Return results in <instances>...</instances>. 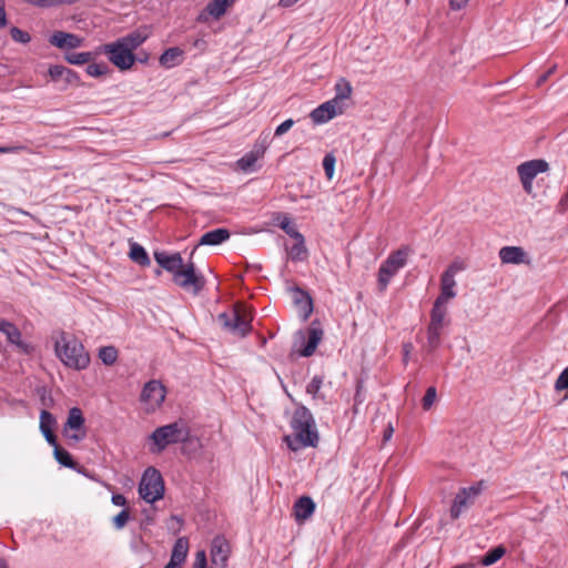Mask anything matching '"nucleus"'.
<instances>
[{
    "label": "nucleus",
    "instance_id": "864d4df0",
    "mask_svg": "<svg viewBox=\"0 0 568 568\" xmlns=\"http://www.w3.org/2000/svg\"><path fill=\"white\" fill-rule=\"evenodd\" d=\"M111 501L114 506L123 507L126 505V498L122 494L112 495Z\"/></svg>",
    "mask_w": 568,
    "mask_h": 568
},
{
    "label": "nucleus",
    "instance_id": "c756f323",
    "mask_svg": "<svg viewBox=\"0 0 568 568\" xmlns=\"http://www.w3.org/2000/svg\"><path fill=\"white\" fill-rule=\"evenodd\" d=\"M410 254L412 248L409 246H403L402 248L393 253V273L406 265Z\"/></svg>",
    "mask_w": 568,
    "mask_h": 568
},
{
    "label": "nucleus",
    "instance_id": "a18cd8bd",
    "mask_svg": "<svg viewBox=\"0 0 568 568\" xmlns=\"http://www.w3.org/2000/svg\"><path fill=\"white\" fill-rule=\"evenodd\" d=\"M322 384H323V377L322 376H314L312 378V381L308 383L307 387H306V392L312 395L313 397H316L321 387H322Z\"/></svg>",
    "mask_w": 568,
    "mask_h": 568
},
{
    "label": "nucleus",
    "instance_id": "4be33fe9",
    "mask_svg": "<svg viewBox=\"0 0 568 568\" xmlns=\"http://www.w3.org/2000/svg\"><path fill=\"white\" fill-rule=\"evenodd\" d=\"M264 152L265 148L263 146L253 149L240 160H237V168L246 173L255 171L256 162L264 155Z\"/></svg>",
    "mask_w": 568,
    "mask_h": 568
},
{
    "label": "nucleus",
    "instance_id": "680f3d73",
    "mask_svg": "<svg viewBox=\"0 0 568 568\" xmlns=\"http://www.w3.org/2000/svg\"><path fill=\"white\" fill-rule=\"evenodd\" d=\"M102 362L106 366H112L115 364L118 357H101Z\"/></svg>",
    "mask_w": 568,
    "mask_h": 568
},
{
    "label": "nucleus",
    "instance_id": "dca6fc26",
    "mask_svg": "<svg viewBox=\"0 0 568 568\" xmlns=\"http://www.w3.org/2000/svg\"><path fill=\"white\" fill-rule=\"evenodd\" d=\"M231 552L229 541L223 536H216L212 540L211 546V560L214 565L226 567V562Z\"/></svg>",
    "mask_w": 568,
    "mask_h": 568
},
{
    "label": "nucleus",
    "instance_id": "e433bc0d",
    "mask_svg": "<svg viewBox=\"0 0 568 568\" xmlns=\"http://www.w3.org/2000/svg\"><path fill=\"white\" fill-rule=\"evenodd\" d=\"M295 292L301 295V298H296V303L301 305V310L304 312V317L306 318L313 311L312 298L300 288H296Z\"/></svg>",
    "mask_w": 568,
    "mask_h": 568
},
{
    "label": "nucleus",
    "instance_id": "f3484780",
    "mask_svg": "<svg viewBox=\"0 0 568 568\" xmlns=\"http://www.w3.org/2000/svg\"><path fill=\"white\" fill-rule=\"evenodd\" d=\"M151 36V30L146 26H142L134 31L128 33L126 36L118 39L125 48H128L132 53L135 49H138L149 37Z\"/></svg>",
    "mask_w": 568,
    "mask_h": 568
},
{
    "label": "nucleus",
    "instance_id": "412c9836",
    "mask_svg": "<svg viewBox=\"0 0 568 568\" xmlns=\"http://www.w3.org/2000/svg\"><path fill=\"white\" fill-rule=\"evenodd\" d=\"M499 258L504 264H521L526 262V252L519 246H504L499 250Z\"/></svg>",
    "mask_w": 568,
    "mask_h": 568
},
{
    "label": "nucleus",
    "instance_id": "6e6552de",
    "mask_svg": "<svg viewBox=\"0 0 568 568\" xmlns=\"http://www.w3.org/2000/svg\"><path fill=\"white\" fill-rule=\"evenodd\" d=\"M101 51L114 67L122 71L131 69L135 62L134 53L118 40L102 45Z\"/></svg>",
    "mask_w": 568,
    "mask_h": 568
},
{
    "label": "nucleus",
    "instance_id": "5701e85b",
    "mask_svg": "<svg viewBox=\"0 0 568 568\" xmlns=\"http://www.w3.org/2000/svg\"><path fill=\"white\" fill-rule=\"evenodd\" d=\"M230 231L226 229H215L204 233L197 243V245H220L230 239Z\"/></svg>",
    "mask_w": 568,
    "mask_h": 568
},
{
    "label": "nucleus",
    "instance_id": "f257e3e1",
    "mask_svg": "<svg viewBox=\"0 0 568 568\" xmlns=\"http://www.w3.org/2000/svg\"><path fill=\"white\" fill-rule=\"evenodd\" d=\"M291 427L294 430V438L285 436L290 449L296 452L302 447H315L318 443V434L312 413L305 407L300 406L295 409Z\"/></svg>",
    "mask_w": 568,
    "mask_h": 568
},
{
    "label": "nucleus",
    "instance_id": "aec40b11",
    "mask_svg": "<svg viewBox=\"0 0 568 568\" xmlns=\"http://www.w3.org/2000/svg\"><path fill=\"white\" fill-rule=\"evenodd\" d=\"M293 509L296 521H304L313 515L315 503L311 497L302 496L295 501Z\"/></svg>",
    "mask_w": 568,
    "mask_h": 568
},
{
    "label": "nucleus",
    "instance_id": "a211bd4d",
    "mask_svg": "<svg viewBox=\"0 0 568 568\" xmlns=\"http://www.w3.org/2000/svg\"><path fill=\"white\" fill-rule=\"evenodd\" d=\"M154 260L165 271L173 274L183 266V260L180 253L169 254L166 252H154Z\"/></svg>",
    "mask_w": 568,
    "mask_h": 568
},
{
    "label": "nucleus",
    "instance_id": "4468645a",
    "mask_svg": "<svg viewBox=\"0 0 568 568\" xmlns=\"http://www.w3.org/2000/svg\"><path fill=\"white\" fill-rule=\"evenodd\" d=\"M344 105H338L336 100H328L311 112V119L316 124H323L332 120L334 116L342 114Z\"/></svg>",
    "mask_w": 568,
    "mask_h": 568
},
{
    "label": "nucleus",
    "instance_id": "20e7f679",
    "mask_svg": "<svg viewBox=\"0 0 568 568\" xmlns=\"http://www.w3.org/2000/svg\"><path fill=\"white\" fill-rule=\"evenodd\" d=\"M139 494L141 498L149 504L163 498L164 481L159 470L149 467L144 471L139 485Z\"/></svg>",
    "mask_w": 568,
    "mask_h": 568
},
{
    "label": "nucleus",
    "instance_id": "c03bdc74",
    "mask_svg": "<svg viewBox=\"0 0 568 568\" xmlns=\"http://www.w3.org/2000/svg\"><path fill=\"white\" fill-rule=\"evenodd\" d=\"M335 162H336V159L332 153L326 154L323 159V168H324L327 179H329V180L334 175Z\"/></svg>",
    "mask_w": 568,
    "mask_h": 568
},
{
    "label": "nucleus",
    "instance_id": "9b49d317",
    "mask_svg": "<svg viewBox=\"0 0 568 568\" xmlns=\"http://www.w3.org/2000/svg\"><path fill=\"white\" fill-rule=\"evenodd\" d=\"M84 416L79 407H72L69 410L67 422L63 426V435L74 442H80L85 437Z\"/></svg>",
    "mask_w": 568,
    "mask_h": 568
},
{
    "label": "nucleus",
    "instance_id": "13d9d810",
    "mask_svg": "<svg viewBox=\"0 0 568 568\" xmlns=\"http://www.w3.org/2000/svg\"><path fill=\"white\" fill-rule=\"evenodd\" d=\"M41 404L43 407H50L53 403V399L50 395H47V390L43 389L42 394H41Z\"/></svg>",
    "mask_w": 568,
    "mask_h": 568
},
{
    "label": "nucleus",
    "instance_id": "423d86ee",
    "mask_svg": "<svg viewBox=\"0 0 568 568\" xmlns=\"http://www.w3.org/2000/svg\"><path fill=\"white\" fill-rule=\"evenodd\" d=\"M173 282L181 288L186 292H191L194 295H197L205 285L204 276L196 272L195 265L193 262H189L175 273L173 277Z\"/></svg>",
    "mask_w": 568,
    "mask_h": 568
},
{
    "label": "nucleus",
    "instance_id": "79ce46f5",
    "mask_svg": "<svg viewBox=\"0 0 568 568\" xmlns=\"http://www.w3.org/2000/svg\"><path fill=\"white\" fill-rule=\"evenodd\" d=\"M280 227L293 239L301 237V233L292 225V222L287 216H284L283 220L280 222Z\"/></svg>",
    "mask_w": 568,
    "mask_h": 568
},
{
    "label": "nucleus",
    "instance_id": "4d7b16f0",
    "mask_svg": "<svg viewBox=\"0 0 568 568\" xmlns=\"http://www.w3.org/2000/svg\"><path fill=\"white\" fill-rule=\"evenodd\" d=\"M7 26V13L4 10V2L0 0V28H4Z\"/></svg>",
    "mask_w": 568,
    "mask_h": 568
},
{
    "label": "nucleus",
    "instance_id": "774afa93",
    "mask_svg": "<svg viewBox=\"0 0 568 568\" xmlns=\"http://www.w3.org/2000/svg\"><path fill=\"white\" fill-rule=\"evenodd\" d=\"M164 568H180V567L169 561Z\"/></svg>",
    "mask_w": 568,
    "mask_h": 568
},
{
    "label": "nucleus",
    "instance_id": "58836bf2",
    "mask_svg": "<svg viewBox=\"0 0 568 568\" xmlns=\"http://www.w3.org/2000/svg\"><path fill=\"white\" fill-rule=\"evenodd\" d=\"M57 420L54 416L47 409H42L40 413V430L51 429L55 426Z\"/></svg>",
    "mask_w": 568,
    "mask_h": 568
},
{
    "label": "nucleus",
    "instance_id": "37998d69",
    "mask_svg": "<svg viewBox=\"0 0 568 568\" xmlns=\"http://www.w3.org/2000/svg\"><path fill=\"white\" fill-rule=\"evenodd\" d=\"M27 2L39 7H52L58 4H73L78 0H26Z\"/></svg>",
    "mask_w": 568,
    "mask_h": 568
},
{
    "label": "nucleus",
    "instance_id": "49530a36",
    "mask_svg": "<svg viewBox=\"0 0 568 568\" xmlns=\"http://www.w3.org/2000/svg\"><path fill=\"white\" fill-rule=\"evenodd\" d=\"M11 38L19 43H28L31 38L28 32L22 31L21 29L13 27L10 30Z\"/></svg>",
    "mask_w": 568,
    "mask_h": 568
},
{
    "label": "nucleus",
    "instance_id": "5fc2aeb1",
    "mask_svg": "<svg viewBox=\"0 0 568 568\" xmlns=\"http://www.w3.org/2000/svg\"><path fill=\"white\" fill-rule=\"evenodd\" d=\"M41 433L43 434L45 440L55 448V445H58V444H57V437L53 434V432L51 429H45L44 432H41Z\"/></svg>",
    "mask_w": 568,
    "mask_h": 568
},
{
    "label": "nucleus",
    "instance_id": "de8ad7c7",
    "mask_svg": "<svg viewBox=\"0 0 568 568\" xmlns=\"http://www.w3.org/2000/svg\"><path fill=\"white\" fill-rule=\"evenodd\" d=\"M49 74L53 80H57L64 74L71 75V74H73V72L63 65H52L49 69Z\"/></svg>",
    "mask_w": 568,
    "mask_h": 568
},
{
    "label": "nucleus",
    "instance_id": "6e6d98bb",
    "mask_svg": "<svg viewBox=\"0 0 568 568\" xmlns=\"http://www.w3.org/2000/svg\"><path fill=\"white\" fill-rule=\"evenodd\" d=\"M98 355L104 356V355H118V349H115L114 346H102L99 348Z\"/></svg>",
    "mask_w": 568,
    "mask_h": 568
},
{
    "label": "nucleus",
    "instance_id": "2f4dec72",
    "mask_svg": "<svg viewBox=\"0 0 568 568\" xmlns=\"http://www.w3.org/2000/svg\"><path fill=\"white\" fill-rule=\"evenodd\" d=\"M94 59L92 52H69L65 54V60L75 65H82L89 63Z\"/></svg>",
    "mask_w": 568,
    "mask_h": 568
},
{
    "label": "nucleus",
    "instance_id": "7ed1b4c3",
    "mask_svg": "<svg viewBox=\"0 0 568 568\" xmlns=\"http://www.w3.org/2000/svg\"><path fill=\"white\" fill-rule=\"evenodd\" d=\"M217 322L224 331L237 337L245 336L252 328L251 312L243 304H236L231 311L221 313Z\"/></svg>",
    "mask_w": 568,
    "mask_h": 568
},
{
    "label": "nucleus",
    "instance_id": "0e129e2a",
    "mask_svg": "<svg viewBox=\"0 0 568 568\" xmlns=\"http://www.w3.org/2000/svg\"><path fill=\"white\" fill-rule=\"evenodd\" d=\"M298 0H280V6L284 8H288L293 4H295Z\"/></svg>",
    "mask_w": 568,
    "mask_h": 568
},
{
    "label": "nucleus",
    "instance_id": "6ab92c4d",
    "mask_svg": "<svg viewBox=\"0 0 568 568\" xmlns=\"http://www.w3.org/2000/svg\"><path fill=\"white\" fill-rule=\"evenodd\" d=\"M49 42L59 49H75L82 45L83 39L73 33L55 31Z\"/></svg>",
    "mask_w": 568,
    "mask_h": 568
},
{
    "label": "nucleus",
    "instance_id": "bf43d9fd",
    "mask_svg": "<svg viewBox=\"0 0 568 568\" xmlns=\"http://www.w3.org/2000/svg\"><path fill=\"white\" fill-rule=\"evenodd\" d=\"M469 0H449L450 7L454 10H460L463 9Z\"/></svg>",
    "mask_w": 568,
    "mask_h": 568
},
{
    "label": "nucleus",
    "instance_id": "e2e57ef3",
    "mask_svg": "<svg viewBox=\"0 0 568 568\" xmlns=\"http://www.w3.org/2000/svg\"><path fill=\"white\" fill-rule=\"evenodd\" d=\"M552 71H554V70H552V69H550V70H548V72H546L545 74H542V75L538 79L537 84H538V85H541V84H542V83L548 79L549 74H551V73H552Z\"/></svg>",
    "mask_w": 568,
    "mask_h": 568
},
{
    "label": "nucleus",
    "instance_id": "393cba45",
    "mask_svg": "<svg viewBox=\"0 0 568 568\" xmlns=\"http://www.w3.org/2000/svg\"><path fill=\"white\" fill-rule=\"evenodd\" d=\"M187 552H189L187 538L186 537L178 538L173 546V549H172L170 562H172L181 568L182 564L186 559Z\"/></svg>",
    "mask_w": 568,
    "mask_h": 568
},
{
    "label": "nucleus",
    "instance_id": "7c9ffc66",
    "mask_svg": "<svg viewBox=\"0 0 568 568\" xmlns=\"http://www.w3.org/2000/svg\"><path fill=\"white\" fill-rule=\"evenodd\" d=\"M295 240L296 243L290 250V257L293 261H303L307 256V248L305 246L304 236L301 234V237Z\"/></svg>",
    "mask_w": 568,
    "mask_h": 568
},
{
    "label": "nucleus",
    "instance_id": "c9c22d12",
    "mask_svg": "<svg viewBox=\"0 0 568 568\" xmlns=\"http://www.w3.org/2000/svg\"><path fill=\"white\" fill-rule=\"evenodd\" d=\"M390 281V256H388L382 264L378 276V284L382 291L387 288Z\"/></svg>",
    "mask_w": 568,
    "mask_h": 568
},
{
    "label": "nucleus",
    "instance_id": "473e14b6",
    "mask_svg": "<svg viewBox=\"0 0 568 568\" xmlns=\"http://www.w3.org/2000/svg\"><path fill=\"white\" fill-rule=\"evenodd\" d=\"M63 365L75 371L84 369L90 364L91 357H60Z\"/></svg>",
    "mask_w": 568,
    "mask_h": 568
},
{
    "label": "nucleus",
    "instance_id": "b1692460",
    "mask_svg": "<svg viewBox=\"0 0 568 568\" xmlns=\"http://www.w3.org/2000/svg\"><path fill=\"white\" fill-rule=\"evenodd\" d=\"M455 286V277L443 273L440 276V294L436 301H439V303H448V301L454 298L457 294Z\"/></svg>",
    "mask_w": 568,
    "mask_h": 568
},
{
    "label": "nucleus",
    "instance_id": "2eb2a0df",
    "mask_svg": "<svg viewBox=\"0 0 568 568\" xmlns=\"http://www.w3.org/2000/svg\"><path fill=\"white\" fill-rule=\"evenodd\" d=\"M165 399V388L158 381H150L143 387L141 400L150 405L151 408L159 407Z\"/></svg>",
    "mask_w": 568,
    "mask_h": 568
},
{
    "label": "nucleus",
    "instance_id": "c85d7f7f",
    "mask_svg": "<svg viewBox=\"0 0 568 568\" xmlns=\"http://www.w3.org/2000/svg\"><path fill=\"white\" fill-rule=\"evenodd\" d=\"M129 256L139 265L146 266L150 264V257L146 251L138 243H131Z\"/></svg>",
    "mask_w": 568,
    "mask_h": 568
},
{
    "label": "nucleus",
    "instance_id": "4c0bfd02",
    "mask_svg": "<svg viewBox=\"0 0 568 568\" xmlns=\"http://www.w3.org/2000/svg\"><path fill=\"white\" fill-rule=\"evenodd\" d=\"M85 71L92 78H100L108 74L110 69L105 63H90Z\"/></svg>",
    "mask_w": 568,
    "mask_h": 568
},
{
    "label": "nucleus",
    "instance_id": "0eeeda50",
    "mask_svg": "<svg viewBox=\"0 0 568 568\" xmlns=\"http://www.w3.org/2000/svg\"><path fill=\"white\" fill-rule=\"evenodd\" d=\"M324 331L318 322H312L306 331L295 333L294 345L298 348V355H313L323 339Z\"/></svg>",
    "mask_w": 568,
    "mask_h": 568
},
{
    "label": "nucleus",
    "instance_id": "bb28decb",
    "mask_svg": "<svg viewBox=\"0 0 568 568\" xmlns=\"http://www.w3.org/2000/svg\"><path fill=\"white\" fill-rule=\"evenodd\" d=\"M234 2L235 0H213L207 4L206 12L214 19H220Z\"/></svg>",
    "mask_w": 568,
    "mask_h": 568
},
{
    "label": "nucleus",
    "instance_id": "603ef678",
    "mask_svg": "<svg viewBox=\"0 0 568 568\" xmlns=\"http://www.w3.org/2000/svg\"><path fill=\"white\" fill-rule=\"evenodd\" d=\"M294 125V121L292 119H287L285 120L283 123H281L276 129H275V136H281L283 134H285L288 130H291V128Z\"/></svg>",
    "mask_w": 568,
    "mask_h": 568
},
{
    "label": "nucleus",
    "instance_id": "f03ea898",
    "mask_svg": "<svg viewBox=\"0 0 568 568\" xmlns=\"http://www.w3.org/2000/svg\"><path fill=\"white\" fill-rule=\"evenodd\" d=\"M190 438V429L182 422H174L161 427H158L151 435L155 448L151 449L153 453L163 452L169 445L185 443Z\"/></svg>",
    "mask_w": 568,
    "mask_h": 568
},
{
    "label": "nucleus",
    "instance_id": "ea45409f",
    "mask_svg": "<svg viewBox=\"0 0 568 568\" xmlns=\"http://www.w3.org/2000/svg\"><path fill=\"white\" fill-rule=\"evenodd\" d=\"M437 398V392L434 386H430L427 388L423 399H422V407L424 410H429L433 405L435 404Z\"/></svg>",
    "mask_w": 568,
    "mask_h": 568
},
{
    "label": "nucleus",
    "instance_id": "72a5a7b5",
    "mask_svg": "<svg viewBox=\"0 0 568 568\" xmlns=\"http://www.w3.org/2000/svg\"><path fill=\"white\" fill-rule=\"evenodd\" d=\"M53 454L57 462L62 466L68 468L75 467V463L73 462L72 456L64 448L60 447L59 445H55Z\"/></svg>",
    "mask_w": 568,
    "mask_h": 568
},
{
    "label": "nucleus",
    "instance_id": "052dcab7",
    "mask_svg": "<svg viewBox=\"0 0 568 568\" xmlns=\"http://www.w3.org/2000/svg\"><path fill=\"white\" fill-rule=\"evenodd\" d=\"M22 149V146H0V153H12Z\"/></svg>",
    "mask_w": 568,
    "mask_h": 568
},
{
    "label": "nucleus",
    "instance_id": "9d476101",
    "mask_svg": "<svg viewBox=\"0 0 568 568\" xmlns=\"http://www.w3.org/2000/svg\"><path fill=\"white\" fill-rule=\"evenodd\" d=\"M548 170V163L545 160H531L521 163L517 168L520 182L524 190L530 194L532 192V181L539 174Z\"/></svg>",
    "mask_w": 568,
    "mask_h": 568
},
{
    "label": "nucleus",
    "instance_id": "f8f14e48",
    "mask_svg": "<svg viewBox=\"0 0 568 568\" xmlns=\"http://www.w3.org/2000/svg\"><path fill=\"white\" fill-rule=\"evenodd\" d=\"M447 303H439V301H435L432 312H430V323L428 326V335L430 344L436 343L439 338V335L445 326V318L447 315Z\"/></svg>",
    "mask_w": 568,
    "mask_h": 568
},
{
    "label": "nucleus",
    "instance_id": "39448f33",
    "mask_svg": "<svg viewBox=\"0 0 568 568\" xmlns=\"http://www.w3.org/2000/svg\"><path fill=\"white\" fill-rule=\"evenodd\" d=\"M486 485L484 480L477 481L468 487H463L456 494L450 507V517L457 519L460 515L471 507L476 499L481 495Z\"/></svg>",
    "mask_w": 568,
    "mask_h": 568
},
{
    "label": "nucleus",
    "instance_id": "8fccbe9b",
    "mask_svg": "<svg viewBox=\"0 0 568 568\" xmlns=\"http://www.w3.org/2000/svg\"><path fill=\"white\" fill-rule=\"evenodd\" d=\"M555 388L557 390L568 389V367L565 368L557 378Z\"/></svg>",
    "mask_w": 568,
    "mask_h": 568
},
{
    "label": "nucleus",
    "instance_id": "a19ab883",
    "mask_svg": "<svg viewBox=\"0 0 568 568\" xmlns=\"http://www.w3.org/2000/svg\"><path fill=\"white\" fill-rule=\"evenodd\" d=\"M130 520L129 509H122L116 516L112 518V524L115 529L120 530L125 527Z\"/></svg>",
    "mask_w": 568,
    "mask_h": 568
},
{
    "label": "nucleus",
    "instance_id": "a878e982",
    "mask_svg": "<svg viewBox=\"0 0 568 568\" xmlns=\"http://www.w3.org/2000/svg\"><path fill=\"white\" fill-rule=\"evenodd\" d=\"M183 50L178 47L166 49L160 57V64L164 68H173L182 62Z\"/></svg>",
    "mask_w": 568,
    "mask_h": 568
},
{
    "label": "nucleus",
    "instance_id": "09e8293b",
    "mask_svg": "<svg viewBox=\"0 0 568 568\" xmlns=\"http://www.w3.org/2000/svg\"><path fill=\"white\" fill-rule=\"evenodd\" d=\"M464 270H465V263L463 261L456 260L449 264V266L446 268L444 274H448V275L455 277L457 273H459Z\"/></svg>",
    "mask_w": 568,
    "mask_h": 568
},
{
    "label": "nucleus",
    "instance_id": "1a4fd4ad",
    "mask_svg": "<svg viewBox=\"0 0 568 568\" xmlns=\"http://www.w3.org/2000/svg\"><path fill=\"white\" fill-rule=\"evenodd\" d=\"M55 355H81L83 345L71 334L63 331H54L51 335Z\"/></svg>",
    "mask_w": 568,
    "mask_h": 568
},
{
    "label": "nucleus",
    "instance_id": "f704fd0d",
    "mask_svg": "<svg viewBox=\"0 0 568 568\" xmlns=\"http://www.w3.org/2000/svg\"><path fill=\"white\" fill-rule=\"evenodd\" d=\"M506 554V549L503 546H497L483 557L481 564L486 567L494 565L504 555Z\"/></svg>",
    "mask_w": 568,
    "mask_h": 568
},
{
    "label": "nucleus",
    "instance_id": "3c124183",
    "mask_svg": "<svg viewBox=\"0 0 568 568\" xmlns=\"http://www.w3.org/2000/svg\"><path fill=\"white\" fill-rule=\"evenodd\" d=\"M207 560H206V554L204 550H200L195 555V560L193 562L192 568H206Z\"/></svg>",
    "mask_w": 568,
    "mask_h": 568
},
{
    "label": "nucleus",
    "instance_id": "cd10ccee",
    "mask_svg": "<svg viewBox=\"0 0 568 568\" xmlns=\"http://www.w3.org/2000/svg\"><path fill=\"white\" fill-rule=\"evenodd\" d=\"M352 91L351 83L346 79L341 78L335 84V97L332 100H336L338 105H344L343 102L351 98Z\"/></svg>",
    "mask_w": 568,
    "mask_h": 568
},
{
    "label": "nucleus",
    "instance_id": "69168bd1",
    "mask_svg": "<svg viewBox=\"0 0 568 568\" xmlns=\"http://www.w3.org/2000/svg\"><path fill=\"white\" fill-rule=\"evenodd\" d=\"M390 438V424L384 429L383 439L387 442Z\"/></svg>",
    "mask_w": 568,
    "mask_h": 568
},
{
    "label": "nucleus",
    "instance_id": "338daca9",
    "mask_svg": "<svg viewBox=\"0 0 568 568\" xmlns=\"http://www.w3.org/2000/svg\"><path fill=\"white\" fill-rule=\"evenodd\" d=\"M0 568H8L7 561L2 557H0Z\"/></svg>",
    "mask_w": 568,
    "mask_h": 568
},
{
    "label": "nucleus",
    "instance_id": "ddd939ff",
    "mask_svg": "<svg viewBox=\"0 0 568 568\" xmlns=\"http://www.w3.org/2000/svg\"><path fill=\"white\" fill-rule=\"evenodd\" d=\"M0 332L7 337V341L17 347L18 352L30 354L34 352V348L31 344H28L22 341L21 332L19 328L11 322L1 320L0 321Z\"/></svg>",
    "mask_w": 568,
    "mask_h": 568
}]
</instances>
